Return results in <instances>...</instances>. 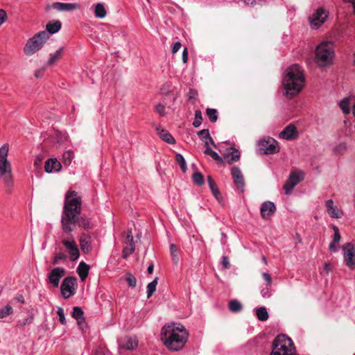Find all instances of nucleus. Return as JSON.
<instances>
[{"mask_svg": "<svg viewBox=\"0 0 355 355\" xmlns=\"http://www.w3.org/2000/svg\"><path fill=\"white\" fill-rule=\"evenodd\" d=\"M156 112L161 116H164L166 114L165 105L162 103H158L155 107Z\"/></svg>", "mask_w": 355, "mask_h": 355, "instance_id": "obj_46", "label": "nucleus"}, {"mask_svg": "<svg viewBox=\"0 0 355 355\" xmlns=\"http://www.w3.org/2000/svg\"><path fill=\"white\" fill-rule=\"evenodd\" d=\"M56 313L58 316L60 322L62 324H66L67 321L64 316V309L61 307H58Z\"/></svg>", "mask_w": 355, "mask_h": 355, "instance_id": "obj_45", "label": "nucleus"}, {"mask_svg": "<svg viewBox=\"0 0 355 355\" xmlns=\"http://www.w3.org/2000/svg\"><path fill=\"white\" fill-rule=\"evenodd\" d=\"M344 260L347 266L351 269L355 268V246L351 243L343 245Z\"/></svg>", "mask_w": 355, "mask_h": 355, "instance_id": "obj_14", "label": "nucleus"}, {"mask_svg": "<svg viewBox=\"0 0 355 355\" xmlns=\"http://www.w3.org/2000/svg\"><path fill=\"white\" fill-rule=\"evenodd\" d=\"M188 339V332L180 323H171L164 326L161 332V340L171 351L182 349Z\"/></svg>", "mask_w": 355, "mask_h": 355, "instance_id": "obj_2", "label": "nucleus"}, {"mask_svg": "<svg viewBox=\"0 0 355 355\" xmlns=\"http://www.w3.org/2000/svg\"><path fill=\"white\" fill-rule=\"evenodd\" d=\"M209 187L210 190L211 191V193L214 195V196L216 198V199L217 200L219 201L222 198V197H221L220 192L219 191V190L217 188L216 184H214L212 186H209Z\"/></svg>", "mask_w": 355, "mask_h": 355, "instance_id": "obj_44", "label": "nucleus"}, {"mask_svg": "<svg viewBox=\"0 0 355 355\" xmlns=\"http://www.w3.org/2000/svg\"><path fill=\"white\" fill-rule=\"evenodd\" d=\"M79 242L80 248L84 253H89L92 250V238L89 234H82Z\"/></svg>", "mask_w": 355, "mask_h": 355, "instance_id": "obj_21", "label": "nucleus"}, {"mask_svg": "<svg viewBox=\"0 0 355 355\" xmlns=\"http://www.w3.org/2000/svg\"><path fill=\"white\" fill-rule=\"evenodd\" d=\"M206 114L211 123L216 122L218 119V112L214 108H207Z\"/></svg>", "mask_w": 355, "mask_h": 355, "instance_id": "obj_41", "label": "nucleus"}, {"mask_svg": "<svg viewBox=\"0 0 355 355\" xmlns=\"http://www.w3.org/2000/svg\"><path fill=\"white\" fill-rule=\"evenodd\" d=\"M225 157L228 159V163H232L236 162L240 158V152L236 149H232L231 152L227 153L225 155Z\"/></svg>", "mask_w": 355, "mask_h": 355, "instance_id": "obj_29", "label": "nucleus"}, {"mask_svg": "<svg viewBox=\"0 0 355 355\" xmlns=\"http://www.w3.org/2000/svg\"><path fill=\"white\" fill-rule=\"evenodd\" d=\"M328 12L322 8H320L309 17V24L312 29H318L326 20Z\"/></svg>", "mask_w": 355, "mask_h": 355, "instance_id": "obj_13", "label": "nucleus"}, {"mask_svg": "<svg viewBox=\"0 0 355 355\" xmlns=\"http://www.w3.org/2000/svg\"><path fill=\"white\" fill-rule=\"evenodd\" d=\"M15 300L20 302L21 304L24 303V297L21 294L16 295V296L15 297Z\"/></svg>", "mask_w": 355, "mask_h": 355, "instance_id": "obj_62", "label": "nucleus"}, {"mask_svg": "<svg viewBox=\"0 0 355 355\" xmlns=\"http://www.w3.org/2000/svg\"><path fill=\"white\" fill-rule=\"evenodd\" d=\"M126 281L130 287L135 288L136 286L137 279L133 275H130L128 277H127Z\"/></svg>", "mask_w": 355, "mask_h": 355, "instance_id": "obj_48", "label": "nucleus"}, {"mask_svg": "<svg viewBox=\"0 0 355 355\" xmlns=\"http://www.w3.org/2000/svg\"><path fill=\"white\" fill-rule=\"evenodd\" d=\"M82 200L75 191H69L64 198V208L61 216V225L63 233L69 235L74 230L76 225L84 230L91 228L89 220L86 217H79L81 212Z\"/></svg>", "mask_w": 355, "mask_h": 355, "instance_id": "obj_1", "label": "nucleus"}, {"mask_svg": "<svg viewBox=\"0 0 355 355\" xmlns=\"http://www.w3.org/2000/svg\"><path fill=\"white\" fill-rule=\"evenodd\" d=\"M62 165L56 158H51L48 159L44 164V169L46 173H53L59 171L61 169Z\"/></svg>", "mask_w": 355, "mask_h": 355, "instance_id": "obj_24", "label": "nucleus"}, {"mask_svg": "<svg viewBox=\"0 0 355 355\" xmlns=\"http://www.w3.org/2000/svg\"><path fill=\"white\" fill-rule=\"evenodd\" d=\"M44 70H45L44 68H42V69L36 70L35 72V76L36 78L42 77L43 76Z\"/></svg>", "mask_w": 355, "mask_h": 355, "instance_id": "obj_60", "label": "nucleus"}, {"mask_svg": "<svg viewBox=\"0 0 355 355\" xmlns=\"http://www.w3.org/2000/svg\"><path fill=\"white\" fill-rule=\"evenodd\" d=\"M221 264L225 269H228L230 267L229 258L227 256H223L221 260Z\"/></svg>", "mask_w": 355, "mask_h": 355, "instance_id": "obj_53", "label": "nucleus"}, {"mask_svg": "<svg viewBox=\"0 0 355 355\" xmlns=\"http://www.w3.org/2000/svg\"><path fill=\"white\" fill-rule=\"evenodd\" d=\"M326 206L327 209V214L331 217L333 218V200H329L326 202Z\"/></svg>", "mask_w": 355, "mask_h": 355, "instance_id": "obj_49", "label": "nucleus"}, {"mask_svg": "<svg viewBox=\"0 0 355 355\" xmlns=\"http://www.w3.org/2000/svg\"><path fill=\"white\" fill-rule=\"evenodd\" d=\"M63 47H60L54 53L51 54L48 60L47 64L49 65L53 64L55 62H57L59 59H60L62 56V53L63 51Z\"/></svg>", "mask_w": 355, "mask_h": 355, "instance_id": "obj_31", "label": "nucleus"}, {"mask_svg": "<svg viewBox=\"0 0 355 355\" xmlns=\"http://www.w3.org/2000/svg\"><path fill=\"white\" fill-rule=\"evenodd\" d=\"M269 287L266 286L261 290V295L263 298H269L271 296V291Z\"/></svg>", "mask_w": 355, "mask_h": 355, "instance_id": "obj_50", "label": "nucleus"}, {"mask_svg": "<svg viewBox=\"0 0 355 355\" xmlns=\"http://www.w3.org/2000/svg\"><path fill=\"white\" fill-rule=\"evenodd\" d=\"M229 309L232 312L237 313L241 311L242 305L237 300H232L229 302Z\"/></svg>", "mask_w": 355, "mask_h": 355, "instance_id": "obj_34", "label": "nucleus"}, {"mask_svg": "<svg viewBox=\"0 0 355 355\" xmlns=\"http://www.w3.org/2000/svg\"><path fill=\"white\" fill-rule=\"evenodd\" d=\"M202 122V112L200 110H197L195 111V119L193 122V125L195 128H198Z\"/></svg>", "mask_w": 355, "mask_h": 355, "instance_id": "obj_42", "label": "nucleus"}, {"mask_svg": "<svg viewBox=\"0 0 355 355\" xmlns=\"http://www.w3.org/2000/svg\"><path fill=\"white\" fill-rule=\"evenodd\" d=\"M77 279L75 277H67L64 279L60 286V291L65 299L73 295L76 293Z\"/></svg>", "mask_w": 355, "mask_h": 355, "instance_id": "obj_9", "label": "nucleus"}, {"mask_svg": "<svg viewBox=\"0 0 355 355\" xmlns=\"http://www.w3.org/2000/svg\"><path fill=\"white\" fill-rule=\"evenodd\" d=\"M231 174L234 180V183L237 189L241 192H243L245 187V181L243 173L238 166H233L231 169Z\"/></svg>", "mask_w": 355, "mask_h": 355, "instance_id": "obj_16", "label": "nucleus"}, {"mask_svg": "<svg viewBox=\"0 0 355 355\" xmlns=\"http://www.w3.org/2000/svg\"><path fill=\"white\" fill-rule=\"evenodd\" d=\"M9 146L4 144L0 148V179H3L6 192L10 193L13 187L12 167L8 160Z\"/></svg>", "mask_w": 355, "mask_h": 355, "instance_id": "obj_4", "label": "nucleus"}, {"mask_svg": "<svg viewBox=\"0 0 355 355\" xmlns=\"http://www.w3.org/2000/svg\"><path fill=\"white\" fill-rule=\"evenodd\" d=\"M205 146L206 148L205 150V152H204L205 154L210 156L214 150H211V148L210 147H208V141H205Z\"/></svg>", "mask_w": 355, "mask_h": 355, "instance_id": "obj_58", "label": "nucleus"}, {"mask_svg": "<svg viewBox=\"0 0 355 355\" xmlns=\"http://www.w3.org/2000/svg\"><path fill=\"white\" fill-rule=\"evenodd\" d=\"M331 265L330 263H325L324 266V270H325L326 272L328 273L329 272V270H331Z\"/></svg>", "mask_w": 355, "mask_h": 355, "instance_id": "obj_64", "label": "nucleus"}, {"mask_svg": "<svg viewBox=\"0 0 355 355\" xmlns=\"http://www.w3.org/2000/svg\"><path fill=\"white\" fill-rule=\"evenodd\" d=\"M51 6L60 12H71L80 8V4L77 3L54 2Z\"/></svg>", "mask_w": 355, "mask_h": 355, "instance_id": "obj_18", "label": "nucleus"}, {"mask_svg": "<svg viewBox=\"0 0 355 355\" xmlns=\"http://www.w3.org/2000/svg\"><path fill=\"white\" fill-rule=\"evenodd\" d=\"M340 241V234L337 227L334 226V251L336 250V243H338Z\"/></svg>", "mask_w": 355, "mask_h": 355, "instance_id": "obj_51", "label": "nucleus"}, {"mask_svg": "<svg viewBox=\"0 0 355 355\" xmlns=\"http://www.w3.org/2000/svg\"><path fill=\"white\" fill-rule=\"evenodd\" d=\"M297 137L298 132L293 124H289L279 134V138L286 140H293Z\"/></svg>", "mask_w": 355, "mask_h": 355, "instance_id": "obj_19", "label": "nucleus"}, {"mask_svg": "<svg viewBox=\"0 0 355 355\" xmlns=\"http://www.w3.org/2000/svg\"><path fill=\"white\" fill-rule=\"evenodd\" d=\"M73 158L74 153L71 150L65 151L62 155L63 163L66 166L70 165Z\"/></svg>", "mask_w": 355, "mask_h": 355, "instance_id": "obj_35", "label": "nucleus"}, {"mask_svg": "<svg viewBox=\"0 0 355 355\" xmlns=\"http://www.w3.org/2000/svg\"><path fill=\"white\" fill-rule=\"evenodd\" d=\"M175 161L180 165L182 172L185 173L187 170V163L183 155L180 153L175 155Z\"/></svg>", "mask_w": 355, "mask_h": 355, "instance_id": "obj_36", "label": "nucleus"}, {"mask_svg": "<svg viewBox=\"0 0 355 355\" xmlns=\"http://www.w3.org/2000/svg\"><path fill=\"white\" fill-rule=\"evenodd\" d=\"M49 39V34L46 31H40L29 38L24 47V53L31 56L39 51Z\"/></svg>", "mask_w": 355, "mask_h": 355, "instance_id": "obj_7", "label": "nucleus"}, {"mask_svg": "<svg viewBox=\"0 0 355 355\" xmlns=\"http://www.w3.org/2000/svg\"><path fill=\"white\" fill-rule=\"evenodd\" d=\"M207 182H208V184H209V186H212L214 184H216L215 182L214 181L213 178H211V176L209 175L207 177Z\"/></svg>", "mask_w": 355, "mask_h": 355, "instance_id": "obj_63", "label": "nucleus"}, {"mask_svg": "<svg viewBox=\"0 0 355 355\" xmlns=\"http://www.w3.org/2000/svg\"><path fill=\"white\" fill-rule=\"evenodd\" d=\"M181 43L180 42H176L173 44L172 47V53H177L181 48Z\"/></svg>", "mask_w": 355, "mask_h": 355, "instance_id": "obj_56", "label": "nucleus"}, {"mask_svg": "<svg viewBox=\"0 0 355 355\" xmlns=\"http://www.w3.org/2000/svg\"><path fill=\"white\" fill-rule=\"evenodd\" d=\"M261 0H242L245 6H253L256 3H258Z\"/></svg>", "mask_w": 355, "mask_h": 355, "instance_id": "obj_55", "label": "nucleus"}, {"mask_svg": "<svg viewBox=\"0 0 355 355\" xmlns=\"http://www.w3.org/2000/svg\"><path fill=\"white\" fill-rule=\"evenodd\" d=\"M347 149L346 143L343 142L339 144L336 148H334V153H338L339 154L343 153Z\"/></svg>", "mask_w": 355, "mask_h": 355, "instance_id": "obj_47", "label": "nucleus"}, {"mask_svg": "<svg viewBox=\"0 0 355 355\" xmlns=\"http://www.w3.org/2000/svg\"><path fill=\"white\" fill-rule=\"evenodd\" d=\"M72 317L77 321V324L79 327L82 329L86 327V323L85 321L84 312L81 308L75 306L73 308Z\"/></svg>", "mask_w": 355, "mask_h": 355, "instance_id": "obj_22", "label": "nucleus"}, {"mask_svg": "<svg viewBox=\"0 0 355 355\" xmlns=\"http://www.w3.org/2000/svg\"><path fill=\"white\" fill-rule=\"evenodd\" d=\"M276 211V207L274 202L266 201L263 202L260 207V214L261 218L264 220L270 218Z\"/></svg>", "mask_w": 355, "mask_h": 355, "instance_id": "obj_17", "label": "nucleus"}, {"mask_svg": "<svg viewBox=\"0 0 355 355\" xmlns=\"http://www.w3.org/2000/svg\"><path fill=\"white\" fill-rule=\"evenodd\" d=\"M304 179L302 171H293L289 174L287 181L284 184V189L286 195H290L297 186Z\"/></svg>", "mask_w": 355, "mask_h": 355, "instance_id": "obj_10", "label": "nucleus"}, {"mask_svg": "<svg viewBox=\"0 0 355 355\" xmlns=\"http://www.w3.org/2000/svg\"><path fill=\"white\" fill-rule=\"evenodd\" d=\"M89 270V266L85 263L84 261H81L78 268L77 272L79 275V277L82 282H84L85 279L87 277L88 273Z\"/></svg>", "mask_w": 355, "mask_h": 355, "instance_id": "obj_26", "label": "nucleus"}, {"mask_svg": "<svg viewBox=\"0 0 355 355\" xmlns=\"http://www.w3.org/2000/svg\"><path fill=\"white\" fill-rule=\"evenodd\" d=\"M333 60V42L324 41L316 46L314 62L319 68H324Z\"/></svg>", "mask_w": 355, "mask_h": 355, "instance_id": "obj_5", "label": "nucleus"}, {"mask_svg": "<svg viewBox=\"0 0 355 355\" xmlns=\"http://www.w3.org/2000/svg\"><path fill=\"white\" fill-rule=\"evenodd\" d=\"M210 157L213 158L215 161L218 162H222L223 159L220 157V156L215 151H213V153L211 154Z\"/></svg>", "mask_w": 355, "mask_h": 355, "instance_id": "obj_57", "label": "nucleus"}, {"mask_svg": "<svg viewBox=\"0 0 355 355\" xmlns=\"http://www.w3.org/2000/svg\"><path fill=\"white\" fill-rule=\"evenodd\" d=\"M156 132H157V135H159V138L162 139L165 142H166L169 144H175V139L172 136V135L168 131L164 129L162 126H160V125L157 126Z\"/></svg>", "mask_w": 355, "mask_h": 355, "instance_id": "obj_23", "label": "nucleus"}, {"mask_svg": "<svg viewBox=\"0 0 355 355\" xmlns=\"http://www.w3.org/2000/svg\"><path fill=\"white\" fill-rule=\"evenodd\" d=\"M270 355H295L291 339L284 334L277 336L272 343Z\"/></svg>", "mask_w": 355, "mask_h": 355, "instance_id": "obj_6", "label": "nucleus"}, {"mask_svg": "<svg viewBox=\"0 0 355 355\" xmlns=\"http://www.w3.org/2000/svg\"><path fill=\"white\" fill-rule=\"evenodd\" d=\"M305 77L304 69L297 64L288 67L284 73L282 84L285 95L291 98L300 92L304 86Z\"/></svg>", "mask_w": 355, "mask_h": 355, "instance_id": "obj_3", "label": "nucleus"}, {"mask_svg": "<svg viewBox=\"0 0 355 355\" xmlns=\"http://www.w3.org/2000/svg\"><path fill=\"white\" fill-rule=\"evenodd\" d=\"M138 345V340L136 337L130 336L125 337L119 341V346L121 348L132 350L135 349Z\"/></svg>", "mask_w": 355, "mask_h": 355, "instance_id": "obj_20", "label": "nucleus"}, {"mask_svg": "<svg viewBox=\"0 0 355 355\" xmlns=\"http://www.w3.org/2000/svg\"><path fill=\"white\" fill-rule=\"evenodd\" d=\"M256 315L259 320L266 321L268 318V313L266 307H259L256 309Z\"/></svg>", "mask_w": 355, "mask_h": 355, "instance_id": "obj_32", "label": "nucleus"}, {"mask_svg": "<svg viewBox=\"0 0 355 355\" xmlns=\"http://www.w3.org/2000/svg\"><path fill=\"white\" fill-rule=\"evenodd\" d=\"M257 145V151L261 154H275L279 151L277 141L270 137L259 140Z\"/></svg>", "mask_w": 355, "mask_h": 355, "instance_id": "obj_8", "label": "nucleus"}, {"mask_svg": "<svg viewBox=\"0 0 355 355\" xmlns=\"http://www.w3.org/2000/svg\"><path fill=\"white\" fill-rule=\"evenodd\" d=\"M193 183L198 186H202L205 183V179L202 174L200 172H195L193 174Z\"/></svg>", "mask_w": 355, "mask_h": 355, "instance_id": "obj_39", "label": "nucleus"}, {"mask_svg": "<svg viewBox=\"0 0 355 355\" xmlns=\"http://www.w3.org/2000/svg\"><path fill=\"white\" fill-rule=\"evenodd\" d=\"M158 283V277H155L151 282H150L146 287L147 289V297L150 298L156 290V287Z\"/></svg>", "mask_w": 355, "mask_h": 355, "instance_id": "obj_33", "label": "nucleus"}, {"mask_svg": "<svg viewBox=\"0 0 355 355\" xmlns=\"http://www.w3.org/2000/svg\"><path fill=\"white\" fill-rule=\"evenodd\" d=\"M67 255L65 254L64 252H60L56 254H55L53 259H52V264L55 266L60 264V262H65L67 260Z\"/></svg>", "mask_w": 355, "mask_h": 355, "instance_id": "obj_30", "label": "nucleus"}, {"mask_svg": "<svg viewBox=\"0 0 355 355\" xmlns=\"http://www.w3.org/2000/svg\"><path fill=\"white\" fill-rule=\"evenodd\" d=\"M61 26L62 24L59 20L49 21L46 26V31H45L49 34V37L50 35L58 33L60 30Z\"/></svg>", "mask_w": 355, "mask_h": 355, "instance_id": "obj_25", "label": "nucleus"}, {"mask_svg": "<svg viewBox=\"0 0 355 355\" xmlns=\"http://www.w3.org/2000/svg\"><path fill=\"white\" fill-rule=\"evenodd\" d=\"M7 19V14L3 9H0V25L3 24Z\"/></svg>", "mask_w": 355, "mask_h": 355, "instance_id": "obj_54", "label": "nucleus"}, {"mask_svg": "<svg viewBox=\"0 0 355 355\" xmlns=\"http://www.w3.org/2000/svg\"><path fill=\"white\" fill-rule=\"evenodd\" d=\"M34 317L33 315H29L28 317L24 319H20L17 320V327H23L26 325L30 324L33 323Z\"/></svg>", "mask_w": 355, "mask_h": 355, "instance_id": "obj_40", "label": "nucleus"}, {"mask_svg": "<svg viewBox=\"0 0 355 355\" xmlns=\"http://www.w3.org/2000/svg\"><path fill=\"white\" fill-rule=\"evenodd\" d=\"M340 107L344 114H349L350 112L349 102L347 98H345L340 103Z\"/></svg>", "mask_w": 355, "mask_h": 355, "instance_id": "obj_43", "label": "nucleus"}, {"mask_svg": "<svg viewBox=\"0 0 355 355\" xmlns=\"http://www.w3.org/2000/svg\"><path fill=\"white\" fill-rule=\"evenodd\" d=\"M62 243L69 254V259L71 261H77L80 257V252L75 240L72 237L63 239Z\"/></svg>", "mask_w": 355, "mask_h": 355, "instance_id": "obj_11", "label": "nucleus"}, {"mask_svg": "<svg viewBox=\"0 0 355 355\" xmlns=\"http://www.w3.org/2000/svg\"><path fill=\"white\" fill-rule=\"evenodd\" d=\"M123 243L125 245L122 251V257L127 259L135 250V244L131 230L124 232L123 234Z\"/></svg>", "mask_w": 355, "mask_h": 355, "instance_id": "obj_12", "label": "nucleus"}, {"mask_svg": "<svg viewBox=\"0 0 355 355\" xmlns=\"http://www.w3.org/2000/svg\"><path fill=\"white\" fill-rule=\"evenodd\" d=\"M343 214L342 211L334 207V218H340Z\"/></svg>", "mask_w": 355, "mask_h": 355, "instance_id": "obj_61", "label": "nucleus"}, {"mask_svg": "<svg viewBox=\"0 0 355 355\" xmlns=\"http://www.w3.org/2000/svg\"><path fill=\"white\" fill-rule=\"evenodd\" d=\"M12 313V307L10 304L6 305L4 307L0 308V319L5 318Z\"/></svg>", "mask_w": 355, "mask_h": 355, "instance_id": "obj_38", "label": "nucleus"}, {"mask_svg": "<svg viewBox=\"0 0 355 355\" xmlns=\"http://www.w3.org/2000/svg\"><path fill=\"white\" fill-rule=\"evenodd\" d=\"M182 58L184 63H186L188 60V51L187 48H184L182 54Z\"/></svg>", "mask_w": 355, "mask_h": 355, "instance_id": "obj_59", "label": "nucleus"}, {"mask_svg": "<svg viewBox=\"0 0 355 355\" xmlns=\"http://www.w3.org/2000/svg\"><path fill=\"white\" fill-rule=\"evenodd\" d=\"M107 15L105 6L102 3H98L94 6V15L96 18L103 19Z\"/></svg>", "mask_w": 355, "mask_h": 355, "instance_id": "obj_27", "label": "nucleus"}, {"mask_svg": "<svg viewBox=\"0 0 355 355\" xmlns=\"http://www.w3.org/2000/svg\"><path fill=\"white\" fill-rule=\"evenodd\" d=\"M65 273L66 270L63 268H53L48 275L49 283L54 288L58 287L60 279L65 275Z\"/></svg>", "mask_w": 355, "mask_h": 355, "instance_id": "obj_15", "label": "nucleus"}, {"mask_svg": "<svg viewBox=\"0 0 355 355\" xmlns=\"http://www.w3.org/2000/svg\"><path fill=\"white\" fill-rule=\"evenodd\" d=\"M170 252L173 262L177 265L179 262V256L178 248L175 244L170 245Z\"/></svg>", "mask_w": 355, "mask_h": 355, "instance_id": "obj_37", "label": "nucleus"}, {"mask_svg": "<svg viewBox=\"0 0 355 355\" xmlns=\"http://www.w3.org/2000/svg\"><path fill=\"white\" fill-rule=\"evenodd\" d=\"M262 277L266 282V286H271L272 282L270 275L268 272H263Z\"/></svg>", "mask_w": 355, "mask_h": 355, "instance_id": "obj_52", "label": "nucleus"}, {"mask_svg": "<svg viewBox=\"0 0 355 355\" xmlns=\"http://www.w3.org/2000/svg\"><path fill=\"white\" fill-rule=\"evenodd\" d=\"M198 135L200 139L205 143V141L209 140L212 146H215V143L210 136L209 131L208 129H203L198 132Z\"/></svg>", "mask_w": 355, "mask_h": 355, "instance_id": "obj_28", "label": "nucleus"}]
</instances>
